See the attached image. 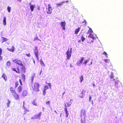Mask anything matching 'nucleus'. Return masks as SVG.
Here are the masks:
<instances>
[{"mask_svg": "<svg viewBox=\"0 0 123 123\" xmlns=\"http://www.w3.org/2000/svg\"><path fill=\"white\" fill-rule=\"evenodd\" d=\"M84 59V58L82 57L80 58V60L79 62H77V65L78 66H80L82 63V64H84L85 65V66H86L87 63L89 62L90 61V59H87V60L85 61L83 63H82V62L83 61Z\"/></svg>", "mask_w": 123, "mask_h": 123, "instance_id": "f257e3e1", "label": "nucleus"}, {"mask_svg": "<svg viewBox=\"0 0 123 123\" xmlns=\"http://www.w3.org/2000/svg\"><path fill=\"white\" fill-rule=\"evenodd\" d=\"M40 86L38 83H35L32 86V88L33 90L36 92H38L39 91V87Z\"/></svg>", "mask_w": 123, "mask_h": 123, "instance_id": "f03ea898", "label": "nucleus"}, {"mask_svg": "<svg viewBox=\"0 0 123 123\" xmlns=\"http://www.w3.org/2000/svg\"><path fill=\"white\" fill-rule=\"evenodd\" d=\"M81 123H86L85 113V112H83L81 111Z\"/></svg>", "mask_w": 123, "mask_h": 123, "instance_id": "7ed1b4c3", "label": "nucleus"}, {"mask_svg": "<svg viewBox=\"0 0 123 123\" xmlns=\"http://www.w3.org/2000/svg\"><path fill=\"white\" fill-rule=\"evenodd\" d=\"M14 63L20 66H23V65L21 60H18V59H15L12 60Z\"/></svg>", "mask_w": 123, "mask_h": 123, "instance_id": "20e7f679", "label": "nucleus"}, {"mask_svg": "<svg viewBox=\"0 0 123 123\" xmlns=\"http://www.w3.org/2000/svg\"><path fill=\"white\" fill-rule=\"evenodd\" d=\"M48 8H46V12L47 14H50L52 12V9L50 4H48Z\"/></svg>", "mask_w": 123, "mask_h": 123, "instance_id": "39448f33", "label": "nucleus"}, {"mask_svg": "<svg viewBox=\"0 0 123 123\" xmlns=\"http://www.w3.org/2000/svg\"><path fill=\"white\" fill-rule=\"evenodd\" d=\"M33 50L37 59V60H38L39 59L38 55V52L37 49V47H35L34 49H33Z\"/></svg>", "mask_w": 123, "mask_h": 123, "instance_id": "423d86ee", "label": "nucleus"}, {"mask_svg": "<svg viewBox=\"0 0 123 123\" xmlns=\"http://www.w3.org/2000/svg\"><path fill=\"white\" fill-rule=\"evenodd\" d=\"M69 48L67 52L66 53V54L67 55V60H69L70 57L71 56V53L72 52L71 50L69 51Z\"/></svg>", "mask_w": 123, "mask_h": 123, "instance_id": "0eeeda50", "label": "nucleus"}, {"mask_svg": "<svg viewBox=\"0 0 123 123\" xmlns=\"http://www.w3.org/2000/svg\"><path fill=\"white\" fill-rule=\"evenodd\" d=\"M42 114V112H40L38 114L35 115L33 116V117L31 119H33V118H40Z\"/></svg>", "mask_w": 123, "mask_h": 123, "instance_id": "6e6552de", "label": "nucleus"}, {"mask_svg": "<svg viewBox=\"0 0 123 123\" xmlns=\"http://www.w3.org/2000/svg\"><path fill=\"white\" fill-rule=\"evenodd\" d=\"M11 69L12 71L16 72L17 73L19 74H20V72L18 67H17L16 68H12Z\"/></svg>", "mask_w": 123, "mask_h": 123, "instance_id": "1a4fd4ad", "label": "nucleus"}, {"mask_svg": "<svg viewBox=\"0 0 123 123\" xmlns=\"http://www.w3.org/2000/svg\"><path fill=\"white\" fill-rule=\"evenodd\" d=\"M14 99L16 100H18L19 99L20 96L16 92L12 95Z\"/></svg>", "mask_w": 123, "mask_h": 123, "instance_id": "9d476101", "label": "nucleus"}, {"mask_svg": "<svg viewBox=\"0 0 123 123\" xmlns=\"http://www.w3.org/2000/svg\"><path fill=\"white\" fill-rule=\"evenodd\" d=\"M49 88L48 86L45 85L44 86L43 90V94L44 95H45L46 94V90Z\"/></svg>", "mask_w": 123, "mask_h": 123, "instance_id": "9b49d317", "label": "nucleus"}, {"mask_svg": "<svg viewBox=\"0 0 123 123\" xmlns=\"http://www.w3.org/2000/svg\"><path fill=\"white\" fill-rule=\"evenodd\" d=\"M20 68V74L25 73V67H23Z\"/></svg>", "mask_w": 123, "mask_h": 123, "instance_id": "f8f14e48", "label": "nucleus"}, {"mask_svg": "<svg viewBox=\"0 0 123 123\" xmlns=\"http://www.w3.org/2000/svg\"><path fill=\"white\" fill-rule=\"evenodd\" d=\"M10 90L12 95L16 92L15 89L12 87H10Z\"/></svg>", "mask_w": 123, "mask_h": 123, "instance_id": "ddd939ff", "label": "nucleus"}, {"mask_svg": "<svg viewBox=\"0 0 123 123\" xmlns=\"http://www.w3.org/2000/svg\"><path fill=\"white\" fill-rule=\"evenodd\" d=\"M22 90V87L20 85L17 88V92L19 93H20Z\"/></svg>", "mask_w": 123, "mask_h": 123, "instance_id": "4468645a", "label": "nucleus"}, {"mask_svg": "<svg viewBox=\"0 0 123 123\" xmlns=\"http://www.w3.org/2000/svg\"><path fill=\"white\" fill-rule=\"evenodd\" d=\"M28 94V92L27 91L25 90L23 91L22 94V96L25 97Z\"/></svg>", "mask_w": 123, "mask_h": 123, "instance_id": "2eb2a0df", "label": "nucleus"}, {"mask_svg": "<svg viewBox=\"0 0 123 123\" xmlns=\"http://www.w3.org/2000/svg\"><path fill=\"white\" fill-rule=\"evenodd\" d=\"M66 23L65 22H61V26L62 27L63 29L65 30V25Z\"/></svg>", "mask_w": 123, "mask_h": 123, "instance_id": "dca6fc26", "label": "nucleus"}, {"mask_svg": "<svg viewBox=\"0 0 123 123\" xmlns=\"http://www.w3.org/2000/svg\"><path fill=\"white\" fill-rule=\"evenodd\" d=\"M31 103L33 105L37 106H38V104L36 100V99H34L32 101Z\"/></svg>", "mask_w": 123, "mask_h": 123, "instance_id": "f3484780", "label": "nucleus"}, {"mask_svg": "<svg viewBox=\"0 0 123 123\" xmlns=\"http://www.w3.org/2000/svg\"><path fill=\"white\" fill-rule=\"evenodd\" d=\"M65 108L64 109V111H65V113L66 114V116L67 117H68V115H69V113L68 112V111H67V106L66 104H65Z\"/></svg>", "mask_w": 123, "mask_h": 123, "instance_id": "a211bd4d", "label": "nucleus"}, {"mask_svg": "<svg viewBox=\"0 0 123 123\" xmlns=\"http://www.w3.org/2000/svg\"><path fill=\"white\" fill-rule=\"evenodd\" d=\"M80 30V27H78L74 31V34H77Z\"/></svg>", "mask_w": 123, "mask_h": 123, "instance_id": "6ab92c4d", "label": "nucleus"}, {"mask_svg": "<svg viewBox=\"0 0 123 123\" xmlns=\"http://www.w3.org/2000/svg\"><path fill=\"white\" fill-rule=\"evenodd\" d=\"M8 50L10 52H13L15 50L14 47L13 46H12L11 48H7Z\"/></svg>", "mask_w": 123, "mask_h": 123, "instance_id": "aec40b11", "label": "nucleus"}, {"mask_svg": "<svg viewBox=\"0 0 123 123\" xmlns=\"http://www.w3.org/2000/svg\"><path fill=\"white\" fill-rule=\"evenodd\" d=\"M2 77L3 78V79L5 80L6 81L7 80V78L6 75L5 74H3L2 76Z\"/></svg>", "mask_w": 123, "mask_h": 123, "instance_id": "412c9836", "label": "nucleus"}, {"mask_svg": "<svg viewBox=\"0 0 123 123\" xmlns=\"http://www.w3.org/2000/svg\"><path fill=\"white\" fill-rule=\"evenodd\" d=\"M29 5L30 6V8L31 10V11L32 12L33 11V10L34 8V6L32 5H31V3H29Z\"/></svg>", "mask_w": 123, "mask_h": 123, "instance_id": "4be33fe9", "label": "nucleus"}, {"mask_svg": "<svg viewBox=\"0 0 123 123\" xmlns=\"http://www.w3.org/2000/svg\"><path fill=\"white\" fill-rule=\"evenodd\" d=\"M7 102L6 103L7 107H10V104L11 103V101L9 99H7Z\"/></svg>", "mask_w": 123, "mask_h": 123, "instance_id": "5701e85b", "label": "nucleus"}, {"mask_svg": "<svg viewBox=\"0 0 123 123\" xmlns=\"http://www.w3.org/2000/svg\"><path fill=\"white\" fill-rule=\"evenodd\" d=\"M6 17H4V19L3 20V24L4 25H5L6 24Z\"/></svg>", "mask_w": 123, "mask_h": 123, "instance_id": "b1692460", "label": "nucleus"}, {"mask_svg": "<svg viewBox=\"0 0 123 123\" xmlns=\"http://www.w3.org/2000/svg\"><path fill=\"white\" fill-rule=\"evenodd\" d=\"M35 76V74H33L31 76V78L30 79V80L32 82V83L33 82V80Z\"/></svg>", "mask_w": 123, "mask_h": 123, "instance_id": "393cba45", "label": "nucleus"}, {"mask_svg": "<svg viewBox=\"0 0 123 123\" xmlns=\"http://www.w3.org/2000/svg\"><path fill=\"white\" fill-rule=\"evenodd\" d=\"M1 38H2V42L3 43L4 42L8 40V39L3 37H2Z\"/></svg>", "mask_w": 123, "mask_h": 123, "instance_id": "a878e982", "label": "nucleus"}, {"mask_svg": "<svg viewBox=\"0 0 123 123\" xmlns=\"http://www.w3.org/2000/svg\"><path fill=\"white\" fill-rule=\"evenodd\" d=\"M89 29L88 30V31L87 32V33H89V34L90 33H92L93 32L92 30V29L91 28H89Z\"/></svg>", "mask_w": 123, "mask_h": 123, "instance_id": "bb28decb", "label": "nucleus"}, {"mask_svg": "<svg viewBox=\"0 0 123 123\" xmlns=\"http://www.w3.org/2000/svg\"><path fill=\"white\" fill-rule=\"evenodd\" d=\"M65 2V1H63L57 4L56 5L58 7H60L61 6H62L63 5L62 4L63 3H64Z\"/></svg>", "mask_w": 123, "mask_h": 123, "instance_id": "cd10ccee", "label": "nucleus"}, {"mask_svg": "<svg viewBox=\"0 0 123 123\" xmlns=\"http://www.w3.org/2000/svg\"><path fill=\"white\" fill-rule=\"evenodd\" d=\"M19 85V82L18 81H17L15 82V87L16 88Z\"/></svg>", "mask_w": 123, "mask_h": 123, "instance_id": "c85d7f7f", "label": "nucleus"}, {"mask_svg": "<svg viewBox=\"0 0 123 123\" xmlns=\"http://www.w3.org/2000/svg\"><path fill=\"white\" fill-rule=\"evenodd\" d=\"M2 49L0 48V59L1 60L2 58V57L1 56L2 54Z\"/></svg>", "mask_w": 123, "mask_h": 123, "instance_id": "c756f323", "label": "nucleus"}, {"mask_svg": "<svg viewBox=\"0 0 123 123\" xmlns=\"http://www.w3.org/2000/svg\"><path fill=\"white\" fill-rule=\"evenodd\" d=\"M11 63L9 61H8L6 63V65L7 67H9L10 66Z\"/></svg>", "mask_w": 123, "mask_h": 123, "instance_id": "7c9ffc66", "label": "nucleus"}, {"mask_svg": "<svg viewBox=\"0 0 123 123\" xmlns=\"http://www.w3.org/2000/svg\"><path fill=\"white\" fill-rule=\"evenodd\" d=\"M114 85L115 86H117L119 82V81L118 80H117L115 81V80H114Z\"/></svg>", "mask_w": 123, "mask_h": 123, "instance_id": "2f4dec72", "label": "nucleus"}, {"mask_svg": "<svg viewBox=\"0 0 123 123\" xmlns=\"http://www.w3.org/2000/svg\"><path fill=\"white\" fill-rule=\"evenodd\" d=\"M21 77L23 80L24 81L25 79V75L23 74L21 75Z\"/></svg>", "mask_w": 123, "mask_h": 123, "instance_id": "473e14b6", "label": "nucleus"}, {"mask_svg": "<svg viewBox=\"0 0 123 123\" xmlns=\"http://www.w3.org/2000/svg\"><path fill=\"white\" fill-rule=\"evenodd\" d=\"M110 77L111 79H112V80L111 81H114V80H115V79L113 78L114 76L112 74H111V75L110 76Z\"/></svg>", "mask_w": 123, "mask_h": 123, "instance_id": "72a5a7b5", "label": "nucleus"}, {"mask_svg": "<svg viewBox=\"0 0 123 123\" xmlns=\"http://www.w3.org/2000/svg\"><path fill=\"white\" fill-rule=\"evenodd\" d=\"M80 83H81L83 80L84 78L82 75H81L80 77Z\"/></svg>", "mask_w": 123, "mask_h": 123, "instance_id": "f704fd0d", "label": "nucleus"}, {"mask_svg": "<svg viewBox=\"0 0 123 123\" xmlns=\"http://www.w3.org/2000/svg\"><path fill=\"white\" fill-rule=\"evenodd\" d=\"M7 10L8 12H11V8L10 7L8 6L7 7Z\"/></svg>", "mask_w": 123, "mask_h": 123, "instance_id": "c9c22d12", "label": "nucleus"}, {"mask_svg": "<svg viewBox=\"0 0 123 123\" xmlns=\"http://www.w3.org/2000/svg\"><path fill=\"white\" fill-rule=\"evenodd\" d=\"M86 92V90H83L81 92V93L83 95H85Z\"/></svg>", "mask_w": 123, "mask_h": 123, "instance_id": "e433bc0d", "label": "nucleus"}, {"mask_svg": "<svg viewBox=\"0 0 123 123\" xmlns=\"http://www.w3.org/2000/svg\"><path fill=\"white\" fill-rule=\"evenodd\" d=\"M81 40H82V42H83L84 40H85V38L84 37H83V36H81Z\"/></svg>", "mask_w": 123, "mask_h": 123, "instance_id": "4c0bfd02", "label": "nucleus"}, {"mask_svg": "<svg viewBox=\"0 0 123 123\" xmlns=\"http://www.w3.org/2000/svg\"><path fill=\"white\" fill-rule=\"evenodd\" d=\"M39 40L40 41H41V40L39 39L38 37H35V38L34 39V41H35L36 40Z\"/></svg>", "mask_w": 123, "mask_h": 123, "instance_id": "58836bf2", "label": "nucleus"}, {"mask_svg": "<svg viewBox=\"0 0 123 123\" xmlns=\"http://www.w3.org/2000/svg\"><path fill=\"white\" fill-rule=\"evenodd\" d=\"M93 35L92 33L89 34V35L88 36V37L89 38H91V37L93 36Z\"/></svg>", "mask_w": 123, "mask_h": 123, "instance_id": "ea45409f", "label": "nucleus"}, {"mask_svg": "<svg viewBox=\"0 0 123 123\" xmlns=\"http://www.w3.org/2000/svg\"><path fill=\"white\" fill-rule=\"evenodd\" d=\"M92 60L91 61L90 63H88V65H90L92 64Z\"/></svg>", "mask_w": 123, "mask_h": 123, "instance_id": "a19ab883", "label": "nucleus"}, {"mask_svg": "<svg viewBox=\"0 0 123 123\" xmlns=\"http://www.w3.org/2000/svg\"><path fill=\"white\" fill-rule=\"evenodd\" d=\"M109 61V59H105L104 60V61L106 62V63H107L108 62V61Z\"/></svg>", "mask_w": 123, "mask_h": 123, "instance_id": "79ce46f5", "label": "nucleus"}, {"mask_svg": "<svg viewBox=\"0 0 123 123\" xmlns=\"http://www.w3.org/2000/svg\"><path fill=\"white\" fill-rule=\"evenodd\" d=\"M67 104L68 106H69L71 104V102H70L69 103H67Z\"/></svg>", "mask_w": 123, "mask_h": 123, "instance_id": "37998d69", "label": "nucleus"}, {"mask_svg": "<svg viewBox=\"0 0 123 123\" xmlns=\"http://www.w3.org/2000/svg\"><path fill=\"white\" fill-rule=\"evenodd\" d=\"M47 84L49 85V87L50 88H51V83H48Z\"/></svg>", "mask_w": 123, "mask_h": 123, "instance_id": "c03bdc74", "label": "nucleus"}, {"mask_svg": "<svg viewBox=\"0 0 123 123\" xmlns=\"http://www.w3.org/2000/svg\"><path fill=\"white\" fill-rule=\"evenodd\" d=\"M19 82L20 83V85H23V84H22V82L21 80L20 79H19Z\"/></svg>", "mask_w": 123, "mask_h": 123, "instance_id": "a18cd8bd", "label": "nucleus"}, {"mask_svg": "<svg viewBox=\"0 0 123 123\" xmlns=\"http://www.w3.org/2000/svg\"><path fill=\"white\" fill-rule=\"evenodd\" d=\"M103 54H104V55H106V57H108L107 56V53H106V52H104L103 53Z\"/></svg>", "mask_w": 123, "mask_h": 123, "instance_id": "49530a36", "label": "nucleus"}, {"mask_svg": "<svg viewBox=\"0 0 123 123\" xmlns=\"http://www.w3.org/2000/svg\"><path fill=\"white\" fill-rule=\"evenodd\" d=\"M50 101H49L46 102V103L47 105H50Z\"/></svg>", "mask_w": 123, "mask_h": 123, "instance_id": "de8ad7c7", "label": "nucleus"}, {"mask_svg": "<svg viewBox=\"0 0 123 123\" xmlns=\"http://www.w3.org/2000/svg\"><path fill=\"white\" fill-rule=\"evenodd\" d=\"M26 56L28 57L31 56V55L30 53L28 54H26Z\"/></svg>", "mask_w": 123, "mask_h": 123, "instance_id": "09e8293b", "label": "nucleus"}, {"mask_svg": "<svg viewBox=\"0 0 123 123\" xmlns=\"http://www.w3.org/2000/svg\"><path fill=\"white\" fill-rule=\"evenodd\" d=\"M91 38H92L93 40H95V37H94L93 36L92 37H91Z\"/></svg>", "mask_w": 123, "mask_h": 123, "instance_id": "8fccbe9b", "label": "nucleus"}, {"mask_svg": "<svg viewBox=\"0 0 123 123\" xmlns=\"http://www.w3.org/2000/svg\"><path fill=\"white\" fill-rule=\"evenodd\" d=\"M37 9L38 10H40V7L39 6L37 7Z\"/></svg>", "mask_w": 123, "mask_h": 123, "instance_id": "3c124183", "label": "nucleus"}, {"mask_svg": "<svg viewBox=\"0 0 123 123\" xmlns=\"http://www.w3.org/2000/svg\"><path fill=\"white\" fill-rule=\"evenodd\" d=\"M92 99V97L91 96H90L89 97V101H90V100Z\"/></svg>", "mask_w": 123, "mask_h": 123, "instance_id": "603ef678", "label": "nucleus"}, {"mask_svg": "<svg viewBox=\"0 0 123 123\" xmlns=\"http://www.w3.org/2000/svg\"><path fill=\"white\" fill-rule=\"evenodd\" d=\"M41 64L42 65H44V64L43 61H41Z\"/></svg>", "mask_w": 123, "mask_h": 123, "instance_id": "864d4df0", "label": "nucleus"}, {"mask_svg": "<svg viewBox=\"0 0 123 123\" xmlns=\"http://www.w3.org/2000/svg\"><path fill=\"white\" fill-rule=\"evenodd\" d=\"M93 86L94 87V86H95V84H93Z\"/></svg>", "mask_w": 123, "mask_h": 123, "instance_id": "5fc2aeb1", "label": "nucleus"}, {"mask_svg": "<svg viewBox=\"0 0 123 123\" xmlns=\"http://www.w3.org/2000/svg\"><path fill=\"white\" fill-rule=\"evenodd\" d=\"M73 67L72 65L71 64H70V67L71 68Z\"/></svg>", "mask_w": 123, "mask_h": 123, "instance_id": "6e6d98bb", "label": "nucleus"}, {"mask_svg": "<svg viewBox=\"0 0 123 123\" xmlns=\"http://www.w3.org/2000/svg\"><path fill=\"white\" fill-rule=\"evenodd\" d=\"M78 42L79 43H80L81 42V40H79L78 41Z\"/></svg>", "mask_w": 123, "mask_h": 123, "instance_id": "4d7b16f0", "label": "nucleus"}, {"mask_svg": "<svg viewBox=\"0 0 123 123\" xmlns=\"http://www.w3.org/2000/svg\"><path fill=\"white\" fill-rule=\"evenodd\" d=\"M18 1L21 2L22 0H17Z\"/></svg>", "mask_w": 123, "mask_h": 123, "instance_id": "13d9d810", "label": "nucleus"}, {"mask_svg": "<svg viewBox=\"0 0 123 123\" xmlns=\"http://www.w3.org/2000/svg\"><path fill=\"white\" fill-rule=\"evenodd\" d=\"M33 62H34V63L35 64V61L34 60Z\"/></svg>", "mask_w": 123, "mask_h": 123, "instance_id": "bf43d9fd", "label": "nucleus"}, {"mask_svg": "<svg viewBox=\"0 0 123 123\" xmlns=\"http://www.w3.org/2000/svg\"><path fill=\"white\" fill-rule=\"evenodd\" d=\"M54 111L55 112V113H57V112H56V111L55 110V111Z\"/></svg>", "mask_w": 123, "mask_h": 123, "instance_id": "052dcab7", "label": "nucleus"}, {"mask_svg": "<svg viewBox=\"0 0 123 123\" xmlns=\"http://www.w3.org/2000/svg\"><path fill=\"white\" fill-rule=\"evenodd\" d=\"M65 92H64L63 93V95L64 93H65Z\"/></svg>", "mask_w": 123, "mask_h": 123, "instance_id": "680f3d73", "label": "nucleus"}, {"mask_svg": "<svg viewBox=\"0 0 123 123\" xmlns=\"http://www.w3.org/2000/svg\"><path fill=\"white\" fill-rule=\"evenodd\" d=\"M91 42L93 43L94 42V41H92Z\"/></svg>", "mask_w": 123, "mask_h": 123, "instance_id": "e2e57ef3", "label": "nucleus"}, {"mask_svg": "<svg viewBox=\"0 0 123 123\" xmlns=\"http://www.w3.org/2000/svg\"><path fill=\"white\" fill-rule=\"evenodd\" d=\"M112 83H114V82H112Z\"/></svg>", "mask_w": 123, "mask_h": 123, "instance_id": "0e129e2a", "label": "nucleus"}, {"mask_svg": "<svg viewBox=\"0 0 123 123\" xmlns=\"http://www.w3.org/2000/svg\"><path fill=\"white\" fill-rule=\"evenodd\" d=\"M111 82H112V81H111Z\"/></svg>", "mask_w": 123, "mask_h": 123, "instance_id": "69168bd1", "label": "nucleus"}, {"mask_svg": "<svg viewBox=\"0 0 123 123\" xmlns=\"http://www.w3.org/2000/svg\"><path fill=\"white\" fill-rule=\"evenodd\" d=\"M27 111H28V110H27Z\"/></svg>", "mask_w": 123, "mask_h": 123, "instance_id": "338daca9", "label": "nucleus"}]
</instances>
